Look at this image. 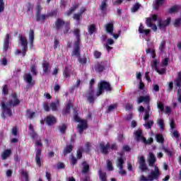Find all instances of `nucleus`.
<instances>
[{"instance_id": "nucleus-3", "label": "nucleus", "mask_w": 181, "mask_h": 181, "mask_svg": "<svg viewBox=\"0 0 181 181\" xmlns=\"http://www.w3.org/2000/svg\"><path fill=\"white\" fill-rule=\"evenodd\" d=\"M73 33L76 37V40L74 42V48L71 53V56L80 57V45H81V38L80 35V29L74 30Z\"/></svg>"}, {"instance_id": "nucleus-23", "label": "nucleus", "mask_w": 181, "mask_h": 181, "mask_svg": "<svg viewBox=\"0 0 181 181\" xmlns=\"http://www.w3.org/2000/svg\"><path fill=\"white\" fill-rule=\"evenodd\" d=\"M25 80L30 84V86H34L35 81H33V78L30 74H25Z\"/></svg>"}, {"instance_id": "nucleus-53", "label": "nucleus", "mask_w": 181, "mask_h": 181, "mask_svg": "<svg viewBox=\"0 0 181 181\" xmlns=\"http://www.w3.org/2000/svg\"><path fill=\"white\" fill-rule=\"evenodd\" d=\"M169 57H165L161 61L162 66H165V67L169 66Z\"/></svg>"}, {"instance_id": "nucleus-38", "label": "nucleus", "mask_w": 181, "mask_h": 181, "mask_svg": "<svg viewBox=\"0 0 181 181\" xmlns=\"http://www.w3.org/2000/svg\"><path fill=\"white\" fill-rule=\"evenodd\" d=\"M174 83H175L176 86H181V71L177 73V77L174 80Z\"/></svg>"}, {"instance_id": "nucleus-24", "label": "nucleus", "mask_w": 181, "mask_h": 181, "mask_svg": "<svg viewBox=\"0 0 181 181\" xmlns=\"http://www.w3.org/2000/svg\"><path fill=\"white\" fill-rule=\"evenodd\" d=\"M149 155L150 158L148 159V165L152 167L155 165V162H156V158L155 157L153 153H150Z\"/></svg>"}, {"instance_id": "nucleus-44", "label": "nucleus", "mask_w": 181, "mask_h": 181, "mask_svg": "<svg viewBox=\"0 0 181 181\" xmlns=\"http://www.w3.org/2000/svg\"><path fill=\"white\" fill-rule=\"evenodd\" d=\"M46 16H47V18H52L53 16H57V9L51 10V11L49 13H48Z\"/></svg>"}, {"instance_id": "nucleus-35", "label": "nucleus", "mask_w": 181, "mask_h": 181, "mask_svg": "<svg viewBox=\"0 0 181 181\" xmlns=\"http://www.w3.org/2000/svg\"><path fill=\"white\" fill-rule=\"evenodd\" d=\"M19 40L21 42V46H27L28 45V40H26V37L19 35Z\"/></svg>"}, {"instance_id": "nucleus-47", "label": "nucleus", "mask_w": 181, "mask_h": 181, "mask_svg": "<svg viewBox=\"0 0 181 181\" xmlns=\"http://www.w3.org/2000/svg\"><path fill=\"white\" fill-rule=\"evenodd\" d=\"M157 108L160 110L161 112H163V111H165V105L162 102H158L157 103Z\"/></svg>"}, {"instance_id": "nucleus-52", "label": "nucleus", "mask_w": 181, "mask_h": 181, "mask_svg": "<svg viewBox=\"0 0 181 181\" xmlns=\"http://www.w3.org/2000/svg\"><path fill=\"white\" fill-rule=\"evenodd\" d=\"M141 8V4L139 3H136L133 8H132V12H136Z\"/></svg>"}, {"instance_id": "nucleus-21", "label": "nucleus", "mask_w": 181, "mask_h": 181, "mask_svg": "<svg viewBox=\"0 0 181 181\" xmlns=\"http://www.w3.org/2000/svg\"><path fill=\"white\" fill-rule=\"evenodd\" d=\"M63 76L64 78H70L71 76V69H70V67L65 66L64 71H63Z\"/></svg>"}, {"instance_id": "nucleus-55", "label": "nucleus", "mask_w": 181, "mask_h": 181, "mask_svg": "<svg viewBox=\"0 0 181 181\" xmlns=\"http://www.w3.org/2000/svg\"><path fill=\"white\" fill-rule=\"evenodd\" d=\"M107 170H114V167H112V162L111 160H107Z\"/></svg>"}, {"instance_id": "nucleus-51", "label": "nucleus", "mask_w": 181, "mask_h": 181, "mask_svg": "<svg viewBox=\"0 0 181 181\" xmlns=\"http://www.w3.org/2000/svg\"><path fill=\"white\" fill-rule=\"evenodd\" d=\"M158 125L160 129H165V122H163V119H160L158 120Z\"/></svg>"}, {"instance_id": "nucleus-45", "label": "nucleus", "mask_w": 181, "mask_h": 181, "mask_svg": "<svg viewBox=\"0 0 181 181\" xmlns=\"http://www.w3.org/2000/svg\"><path fill=\"white\" fill-rule=\"evenodd\" d=\"M30 69L33 76H37V71L36 70V69H37V66L35 64L31 65Z\"/></svg>"}, {"instance_id": "nucleus-13", "label": "nucleus", "mask_w": 181, "mask_h": 181, "mask_svg": "<svg viewBox=\"0 0 181 181\" xmlns=\"http://www.w3.org/2000/svg\"><path fill=\"white\" fill-rule=\"evenodd\" d=\"M158 28L160 29H166V26L170 24V18H167L165 21L158 19Z\"/></svg>"}, {"instance_id": "nucleus-14", "label": "nucleus", "mask_w": 181, "mask_h": 181, "mask_svg": "<svg viewBox=\"0 0 181 181\" xmlns=\"http://www.w3.org/2000/svg\"><path fill=\"white\" fill-rule=\"evenodd\" d=\"M99 146L100 148L101 153L103 155H108V150L110 149V143H107L105 145V144H104V142H101V143H100Z\"/></svg>"}, {"instance_id": "nucleus-29", "label": "nucleus", "mask_w": 181, "mask_h": 181, "mask_svg": "<svg viewBox=\"0 0 181 181\" xmlns=\"http://www.w3.org/2000/svg\"><path fill=\"white\" fill-rule=\"evenodd\" d=\"M88 32L90 35L93 33H95V32H97V26L95 25V24H90L88 27Z\"/></svg>"}, {"instance_id": "nucleus-8", "label": "nucleus", "mask_w": 181, "mask_h": 181, "mask_svg": "<svg viewBox=\"0 0 181 181\" xmlns=\"http://www.w3.org/2000/svg\"><path fill=\"white\" fill-rule=\"evenodd\" d=\"M95 84V80L92 78L90 81V89L88 90V101L90 104H93L94 103V89L93 88V86Z\"/></svg>"}, {"instance_id": "nucleus-64", "label": "nucleus", "mask_w": 181, "mask_h": 181, "mask_svg": "<svg viewBox=\"0 0 181 181\" xmlns=\"http://www.w3.org/2000/svg\"><path fill=\"white\" fill-rule=\"evenodd\" d=\"M45 177L47 178V181H52V174L49 172H46Z\"/></svg>"}, {"instance_id": "nucleus-56", "label": "nucleus", "mask_w": 181, "mask_h": 181, "mask_svg": "<svg viewBox=\"0 0 181 181\" xmlns=\"http://www.w3.org/2000/svg\"><path fill=\"white\" fill-rule=\"evenodd\" d=\"M5 11V2L4 0H0V13H2Z\"/></svg>"}, {"instance_id": "nucleus-50", "label": "nucleus", "mask_w": 181, "mask_h": 181, "mask_svg": "<svg viewBox=\"0 0 181 181\" xmlns=\"http://www.w3.org/2000/svg\"><path fill=\"white\" fill-rule=\"evenodd\" d=\"M66 129H67V125H66L65 124H63L62 126L59 127V131L61 134H62L63 135L66 134Z\"/></svg>"}, {"instance_id": "nucleus-39", "label": "nucleus", "mask_w": 181, "mask_h": 181, "mask_svg": "<svg viewBox=\"0 0 181 181\" xmlns=\"http://www.w3.org/2000/svg\"><path fill=\"white\" fill-rule=\"evenodd\" d=\"M146 53H147V54L151 53L152 59H153V60H156V52L155 49L151 50V48H148L146 50Z\"/></svg>"}, {"instance_id": "nucleus-4", "label": "nucleus", "mask_w": 181, "mask_h": 181, "mask_svg": "<svg viewBox=\"0 0 181 181\" xmlns=\"http://www.w3.org/2000/svg\"><path fill=\"white\" fill-rule=\"evenodd\" d=\"M64 26V29L63 30L64 35H67L70 33V22H65L62 18H57L54 22V29L59 32V30H62Z\"/></svg>"}, {"instance_id": "nucleus-59", "label": "nucleus", "mask_w": 181, "mask_h": 181, "mask_svg": "<svg viewBox=\"0 0 181 181\" xmlns=\"http://www.w3.org/2000/svg\"><path fill=\"white\" fill-rule=\"evenodd\" d=\"M50 108L52 109V111H57V103H52L50 104Z\"/></svg>"}, {"instance_id": "nucleus-57", "label": "nucleus", "mask_w": 181, "mask_h": 181, "mask_svg": "<svg viewBox=\"0 0 181 181\" xmlns=\"http://www.w3.org/2000/svg\"><path fill=\"white\" fill-rule=\"evenodd\" d=\"M102 54H102L101 52H100V51L95 50V51H94V52H93V56H94L95 59H100V58L101 57V55H102Z\"/></svg>"}, {"instance_id": "nucleus-58", "label": "nucleus", "mask_w": 181, "mask_h": 181, "mask_svg": "<svg viewBox=\"0 0 181 181\" xmlns=\"http://www.w3.org/2000/svg\"><path fill=\"white\" fill-rule=\"evenodd\" d=\"M40 13H42V6H40V4H37L35 10V16L37 15V16H39Z\"/></svg>"}, {"instance_id": "nucleus-7", "label": "nucleus", "mask_w": 181, "mask_h": 181, "mask_svg": "<svg viewBox=\"0 0 181 181\" xmlns=\"http://www.w3.org/2000/svg\"><path fill=\"white\" fill-rule=\"evenodd\" d=\"M160 64V59H153L151 68L153 69L160 76H163V74H165V73H166V68H161L160 69H159V68H158V65Z\"/></svg>"}, {"instance_id": "nucleus-26", "label": "nucleus", "mask_w": 181, "mask_h": 181, "mask_svg": "<svg viewBox=\"0 0 181 181\" xmlns=\"http://www.w3.org/2000/svg\"><path fill=\"white\" fill-rule=\"evenodd\" d=\"M73 145H67L63 151L64 156L69 155V153H71V152H73Z\"/></svg>"}, {"instance_id": "nucleus-63", "label": "nucleus", "mask_w": 181, "mask_h": 181, "mask_svg": "<svg viewBox=\"0 0 181 181\" xmlns=\"http://www.w3.org/2000/svg\"><path fill=\"white\" fill-rule=\"evenodd\" d=\"M91 151V144L88 142L86 144V152H90Z\"/></svg>"}, {"instance_id": "nucleus-22", "label": "nucleus", "mask_w": 181, "mask_h": 181, "mask_svg": "<svg viewBox=\"0 0 181 181\" xmlns=\"http://www.w3.org/2000/svg\"><path fill=\"white\" fill-rule=\"evenodd\" d=\"M11 155H12V150L11 149L4 150V151L1 154V159L3 160H6V158H9Z\"/></svg>"}, {"instance_id": "nucleus-9", "label": "nucleus", "mask_w": 181, "mask_h": 181, "mask_svg": "<svg viewBox=\"0 0 181 181\" xmlns=\"http://www.w3.org/2000/svg\"><path fill=\"white\" fill-rule=\"evenodd\" d=\"M160 176V171L158 167H155L154 170L151 171V174L148 175L149 181L158 180Z\"/></svg>"}, {"instance_id": "nucleus-36", "label": "nucleus", "mask_w": 181, "mask_h": 181, "mask_svg": "<svg viewBox=\"0 0 181 181\" xmlns=\"http://www.w3.org/2000/svg\"><path fill=\"white\" fill-rule=\"evenodd\" d=\"M98 173L101 181H107V173H103V170H99Z\"/></svg>"}, {"instance_id": "nucleus-16", "label": "nucleus", "mask_w": 181, "mask_h": 181, "mask_svg": "<svg viewBox=\"0 0 181 181\" xmlns=\"http://www.w3.org/2000/svg\"><path fill=\"white\" fill-rule=\"evenodd\" d=\"M42 70L45 74H49V73H50V70H52L50 63L47 62V61H44L42 62Z\"/></svg>"}, {"instance_id": "nucleus-60", "label": "nucleus", "mask_w": 181, "mask_h": 181, "mask_svg": "<svg viewBox=\"0 0 181 181\" xmlns=\"http://www.w3.org/2000/svg\"><path fill=\"white\" fill-rule=\"evenodd\" d=\"M117 104H113V105H110L108 106L107 107V111L109 112H111V111H113V110H115V108H117Z\"/></svg>"}, {"instance_id": "nucleus-30", "label": "nucleus", "mask_w": 181, "mask_h": 181, "mask_svg": "<svg viewBox=\"0 0 181 181\" xmlns=\"http://www.w3.org/2000/svg\"><path fill=\"white\" fill-rule=\"evenodd\" d=\"M29 39L30 42V49L33 47V42L35 40V31L33 30H30Z\"/></svg>"}, {"instance_id": "nucleus-31", "label": "nucleus", "mask_w": 181, "mask_h": 181, "mask_svg": "<svg viewBox=\"0 0 181 181\" xmlns=\"http://www.w3.org/2000/svg\"><path fill=\"white\" fill-rule=\"evenodd\" d=\"M78 8V4H75L74 6H71L69 10L66 12V16H70L73 12H76V10Z\"/></svg>"}, {"instance_id": "nucleus-34", "label": "nucleus", "mask_w": 181, "mask_h": 181, "mask_svg": "<svg viewBox=\"0 0 181 181\" xmlns=\"http://www.w3.org/2000/svg\"><path fill=\"white\" fill-rule=\"evenodd\" d=\"M174 86L175 87V89H177V95L178 98V102L181 104V85L180 86H177L176 85V83H174Z\"/></svg>"}, {"instance_id": "nucleus-15", "label": "nucleus", "mask_w": 181, "mask_h": 181, "mask_svg": "<svg viewBox=\"0 0 181 181\" xmlns=\"http://www.w3.org/2000/svg\"><path fill=\"white\" fill-rule=\"evenodd\" d=\"M45 119L46 124H47L49 127L52 125H54V124L57 122V119L53 115H48Z\"/></svg>"}, {"instance_id": "nucleus-1", "label": "nucleus", "mask_w": 181, "mask_h": 181, "mask_svg": "<svg viewBox=\"0 0 181 181\" xmlns=\"http://www.w3.org/2000/svg\"><path fill=\"white\" fill-rule=\"evenodd\" d=\"M21 104V100L18 98V94L16 93H12L11 94V98L8 101L5 103V102H1V110L2 113L1 116L3 119H6V114L8 117H12L13 114H12V107H18Z\"/></svg>"}, {"instance_id": "nucleus-27", "label": "nucleus", "mask_w": 181, "mask_h": 181, "mask_svg": "<svg viewBox=\"0 0 181 181\" xmlns=\"http://www.w3.org/2000/svg\"><path fill=\"white\" fill-rule=\"evenodd\" d=\"M158 50L160 53H165V50H166V41L163 40L160 43Z\"/></svg>"}, {"instance_id": "nucleus-28", "label": "nucleus", "mask_w": 181, "mask_h": 181, "mask_svg": "<svg viewBox=\"0 0 181 181\" xmlns=\"http://www.w3.org/2000/svg\"><path fill=\"white\" fill-rule=\"evenodd\" d=\"M149 101H151L149 96H140L138 100V103H146V104H149Z\"/></svg>"}, {"instance_id": "nucleus-6", "label": "nucleus", "mask_w": 181, "mask_h": 181, "mask_svg": "<svg viewBox=\"0 0 181 181\" xmlns=\"http://www.w3.org/2000/svg\"><path fill=\"white\" fill-rule=\"evenodd\" d=\"M134 134L136 136L137 141H142V142L146 145H151V144H153V138L150 137L146 140V138L142 136V130H137Z\"/></svg>"}, {"instance_id": "nucleus-37", "label": "nucleus", "mask_w": 181, "mask_h": 181, "mask_svg": "<svg viewBox=\"0 0 181 181\" xmlns=\"http://www.w3.org/2000/svg\"><path fill=\"white\" fill-rule=\"evenodd\" d=\"M46 18L47 16L46 14H39V16L36 15V21L37 22H40V21H42V22H45V21H46Z\"/></svg>"}, {"instance_id": "nucleus-19", "label": "nucleus", "mask_w": 181, "mask_h": 181, "mask_svg": "<svg viewBox=\"0 0 181 181\" xmlns=\"http://www.w3.org/2000/svg\"><path fill=\"white\" fill-rule=\"evenodd\" d=\"M107 1H104L103 0L102 1L99 8L101 11V13L103 15H105L107 13V11L108 9V4H107Z\"/></svg>"}, {"instance_id": "nucleus-62", "label": "nucleus", "mask_w": 181, "mask_h": 181, "mask_svg": "<svg viewBox=\"0 0 181 181\" xmlns=\"http://www.w3.org/2000/svg\"><path fill=\"white\" fill-rule=\"evenodd\" d=\"M173 90V81H170L168 83V91L170 93V91Z\"/></svg>"}, {"instance_id": "nucleus-32", "label": "nucleus", "mask_w": 181, "mask_h": 181, "mask_svg": "<svg viewBox=\"0 0 181 181\" xmlns=\"http://www.w3.org/2000/svg\"><path fill=\"white\" fill-rule=\"evenodd\" d=\"M82 166H83L82 173H88L90 170V165H88L87 162L83 161L82 163Z\"/></svg>"}, {"instance_id": "nucleus-2", "label": "nucleus", "mask_w": 181, "mask_h": 181, "mask_svg": "<svg viewBox=\"0 0 181 181\" xmlns=\"http://www.w3.org/2000/svg\"><path fill=\"white\" fill-rule=\"evenodd\" d=\"M74 118L75 122H79L77 125L78 132L80 135H83V132H84L85 129H88V122L87 119H83L80 117H78V112H74Z\"/></svg>"}, {"instance_id": "nucleus-25", "label": "nucleus", "mask_w": 181, "mask_h": 181, "mask_svg": "<svg viewBox=\"0 0 181 181\" xmlns=\"http://www.w3.org/2000/svg\"><path fill=\"white\" fill-rule=\"evenodd\" d=\"M73 104H71V102H69L65 107V109H64L62 110V115H67V114H70V110H71V107H72Z\"/></svg>"}, {"instance_id": "nucleus-5", "label": "nucleus", "mask_w": 181, "mask_h": 181, "mask_svg": "<svg viewBox=\"0 0 181 181\" xmlns=\"http://www.w3.org/2000/svg\"><path fill=\"white\" fill-rule=\"evenodd\" d=\"M107 92H111L112 90V86H111V83L108 81H100L98 83V90L96 92V96L100 97L101 94L104 93V90Z\"/></svg>"}, {"instance_id": "nucleus-11", "label": "nucleus", "mask_w": 181, "mask_h": 181, "mask_svg": "<svg viewBox=\"0 0 181 181\" xmlns=\"http://www.w3.org/2000/svg\"><path fill=\"white\" fill-rule=\"evenodd\" d=\"M107 68V63L105 62H98L94 66L95 71L97 73H103L104 70Z\"/></svg>"}, {"instance_id": "nucleus-43", "label": "nucleus", "mask_w": 181, "mask_h": 181, "mask_svg": "<svg viewBox=\"0 0 181 181\" xmlns=\"http://www.w3.org/2000/svg\"><path fill=\"white\" fill-rule=\"evenodd\" d=\"M144 127L147 129H151L152 127H153V120L146 121V123L144 124Z\"/></svg>"}, {"instance_id": "nucleus-61", "label": "nucleus", "mask_w": 181, "mask_h": 181, "mask_svg": "<svg viewBox=\"0 0 181 181\" xmlns=\"http://www.w3.org/2000/svg\"><path fill=\"white\" fill-rule=\"evenodd\" d=\"M180 23H181V18H177V19L175 21L174 26H175V28H179V26H180Z\"/></svg>"}, {"instance_id": "nucleus-49", "label": "nucleus", "mask_w": 181, "mask_h": 181, "mask_svg": "<svg viewBox=\"0 0 181 181\" xmlns=\"http://www.w3.org/2000/svg\"><path fill=\"white\" fill-rule=\"evenodd\" d=\"M78 60L81 64H87V57H78Z\"/></svg>"}, {"instance_id": "nucleus-17", "label": "nucleus", "mask_w": 181, "mask_h": 181, "mask_svg": "<svg viewBox=\"0 0 181 181\" xmlns=\"http://www.w3.org/2000/svg\"><path fill=\"white\" fill-rule=\"evenodd\" d=\"M11 37L9 36V34L6 35V37L4 40V46H3V50L4 52H8V49H9V39Z\"/></svg>"}, {"instance_id": "nucleus-18", "label": "nucleus", "mask_w": 181, "mask_h": 181, "mask_svg": "<svg viewBox=\"0 0 181 181\" xmlns=\"http://www.w3.org/2000/svg\"><path fill=\"white\" fill-rule=\"evenodd\" d=\"M146 25H147L148 28H151L152 30H153L154 32H156V30H158V27L156 24L152 23V19H151V18H146Z\"/></svg>"}, {"instance_id": "nucleus-48", "label": "nucleus", "mask_w": 181, "mask_h": 181, "mask_svg": "<svg viewBox=\"0 0 181 181\" xmlns=\"http://www.w3.org/2000/svg\"><path fill=\"white\" fill-rule=\"evenodd\" d=\"M27 12L28 13H33V4L31 3L27 4Z\"/></svg>"}, {"instance_id": "nucleus-54", "label": "nucleus", "mask_w": 181, "mask_h": 181, "mask_svg": "<svg viewBox=\"0 0 181 181\" xmlns=\"http://www.w3.org/2000/svg\"><path fill=\"white\" fill-rule=\"evenodd\" d=\"M2 93L4 94V95H8L9 94V89L8 88V85H4Z\"/></svg>"}, {"instance_id": "nucleus-40", "label": "nucleus", "mask_w": 181, "mask_h": 181, "mask_svg": "<svg viewBox=\"0 0 181 181\" xmlns=\"http://www.w3.org/2000/svg\"><path fill=\"white\" fill-rule=\"evenodd\" d=\"M82 18H83V16L79 14L78 13H74V16H73V19L74 21H76V22H78V23H80Z\"/></svg>"}, {"instance_id": "nucleus-41", "label": "nucleus", "mask_w": 181, "mask_h": 181, "mask_svg": "<svg viewBox=\"0 0 181 181\" xmlns=\"http://www.w3.org/2000/svg\"><path fill=\"white\" fill-rule=\"evenodd\" d=\"M156 139L158 144H163V142H165V138H163V135L162 134H157L156 136Z\"/></svg>"}, {"instance_id": "nucleus-46", "label": "nucleus", "mask_w": 181, "mask_h": 181, "mask_svg": "<svg viewBox=\"0 0 181 181\" xmlns=\"http://www.w3.org/2000/svg\"><path fill=\"white\" fill-rule=\"evenodd\" d=\"M26 114H27V115H28L30 119H33L36 113L35 112H32V110H30V109H28L26 110Z\"/></svg>"}, {"instance_id": "nucleus-10", "label": "nucleus", "mask_w": 181, "mask_h": 181, "mask_svg": "<svg viewBox=\"0 0 181 181\" xmlns=\"http://www.w3.org/2000/svg\"><path fill=\"white\" fill-rule=\"evenodd\" d=\"M138 163L139 165V169H141V172L148 170V166H146V160H145V157L144 156L138 157Z\"/></svg>"}, {"instance_id": "nucleus-42", "label": "nucleus", "mask_w": 181, "mask_h": 181, "mask_svg": "<svg viewBox=\"0 0 181 181\" xmlns=\"http://www.w3.org/2000/svg\"><path fill=\"white\" fill-rule=\"evenodd\" d=\"M179 11V6L175 5L172 6L169 10H168V13H176Z\"/></svg>"}, {"instance_id": "nucleus-33", "label": "nucleus", "mask_w": 181, "mask_h": 181, "mask_svg": "<svg viewBox=\"0 0 181 181\" xmlns=\"http://www.w3.org/2000/svg\"><path fill=\"white\" fill-rule=\"evenodd\" d=\"M117 166L119 168V170H122V169H124V158L122 157L117 159Z\"/></svg>"}, {"instance_id": "nucleus-12", "label": "nucleus", "mask_w": 181, "mask_h": 181, "mask_svg": "<svg viewBox=\"0 0 181 181\" xmlns=\"http://www.w3.org/2000/svg\"><path fill=\"white\" fill-rule=\"evenodd\" d=\"M42 149L38 148L35 152V162L37 165L40 168L42 166Z\"/></svg>"}, {"instance_id": "nucleus-20", "label": "nucleus", "mask_w": 181, "mask_h": 181, "mask_svg": "<svg viewBox=\"0 0 181 181\" xmlns=\"http://www.w3.org/2000/svg\"><path fill=\"white\" fill-rule=\"evenodd\" d=\"M105 29H106L107 33H109V35H113L114 23L111 22V23H108L107 24H106Z\"/></svg>"}]
</instances>
